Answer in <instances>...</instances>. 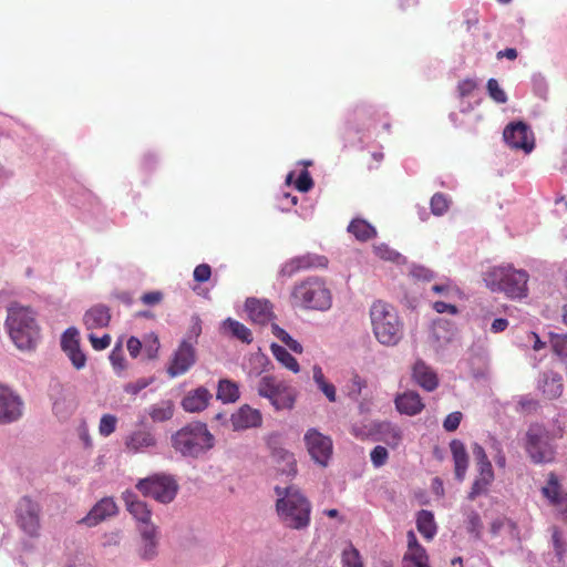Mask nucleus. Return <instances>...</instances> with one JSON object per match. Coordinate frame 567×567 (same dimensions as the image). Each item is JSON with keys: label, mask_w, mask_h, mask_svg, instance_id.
<instances>
[{"label": "nucleus", "mask_w": 567, "mask_h": 567, "mask_svg": "<svg viewBox=\"0 0 567 567\" xmlns=\"http://www.w3.org/2000/svg\"><path fill=\"white\" fill-rule=\"evenodd\" d=\"M276 512L280 523L290 529L301 530L310 525L312 506L306 495L295 485L275 487Z\"/></svg>", "instance_id": "f257e3e1"}, {"label": "nucleus", "mask_w": 567, "mask_h": 567, "mask_svg": "<svg viewBox=\"0 0 567 567\" xmlns=\"http://www.w3.org/2000/svg\"><path fill=\"white\" fill-rule=\"evenodd\" d=\"M6 326L13 343L20 350H33L40 340V327L34 310L12 302L8 308Z\"/></svg>", "instance_id": "f03ea898"}, {"label": "nucleus", "mask_w": 567, "mask_h": 567, "mask_svg": "<svg viewBox=\"0 0 567 567\" xmlns=\"http://www.w3.org/2000/svg\"><path fill=\"white\" fill-rule=\"evenodd\" d=\"M528 274L516 269L512 265L494 266L488 268L483 280L493 292H503L511 299H523L528 293Z\"/></svg>", "instance_id": "7ed1b4c3"}, {"label": "nucleus", "mask_w": 567, "mask_h": 567, "mask_svg": "<svg viewBox=\"0 0 567 567\" xmlns=\"http://www.w3.org/2000/svg\"><path fill=\"white\" fill-rule=\"evenodd\" d=\"M370 320L375 339L384 346H395L403 334V323L389 302L375 300L370 307Z\"/></svg>", "instance_id": "20e7f679"}, {"label": "nucleus", "mask_w": 567, "mask_h": 567, "mask_svg": "<svg viewBox=\"0 0 567 567\" xmlns=\"http://www.w3.org/2000/svg\"><path fill=\"white\" fill-rule=\"evenodd\" d=\"M290 300L296 308L326 311L331 308L332 295L322 278L308 277L293 286Z\"/></svg>", "instance_id": "39448f33"}, {"label": "nucleus", "mask_w": 567, "mask_h": 567, "mask_svg": "<svg viewBox=\"0 0 567 567\" xmlns=\"http://www.w3.org/2000/svg\"><path fill=\"white\" fill-rule=\"evenodd\" d=\"M172 445L183 456L198 457L214 446V436L205 423L192 422L172 436Z\"/></svg>", "instance_id": "423d86ee"}, {"label": "nucleus", "mask_w": 567, "mask_h": 567, "mask_svg": "<svg viewBox=\"0 0 567 567\" xmlns=\"http://www.w3.org/2000/svg\"><path fill=\"white\" fill-rule=\"evenodd\" d=\"M257 392L260 396L268 399L277 411L291 410L295 406L297 391L275 375H262L258 381Z\"/></svg>", "instance_id": "0eeeda50"}, {"label": "nucleus", "mask_w": 567, "mask_h": 567, "mask_svg": "<svg viewBox=\"0 0 567 567\" xmlns=\"http://www.w3.org/2000/svg\"><path fill=\"white\" fill-rule=\"evenodd\" d=\"M136 488L146 497L168 504L173 502L178 492L175 478L166 474H154L137 482Z\"/></svg>", "instance_id": "6e6552de"}, {"label": "nucleus", "mask_w": 567, "mask_h": 567, "mask_svg": "<svg viewBox=\"0 0 567 567\" xmlns=\"http://www.w3.org/2000/svg\"><path fill=\"white\" fill-rule=\"evenodd\" d=\"M525 450L536 464L549 463L555 457L549 432L539 424H532L526 432Z\"/></svg>", "instance_id": "1a4fd4ad"}, {"label": "nucleus", "mask_w": 567, "mask_h": 567, "mask_svg": "<svg viewBox=\"0 0 567 567\" xmlns=\"http://www.w3.org/2000/svg\"><path fill=\"white\" fill-rule=\"evenodd\" d=\"M40 513L41 506L39 503L28 496L19 499L16 507V522L20 529L30 537L39 536L41 527Z\"/></svg>", "instance_id": "9d476101"}, {"label": "nucleus", "mask_w": 567, "mask_h": 567, "mask_svg": "<svg viewBox=\"0 0 567 567\" xmlns=\"http://www.w3.org/2000/svg\"><path fill=\"white\" fill-rule=\"evenodd\" d=\"M303 441L311 460L322 467H327L333 453V443L330 436L317 429H308Z\"/></svg>", "instance_id": "9b49d317"}, {"label": "nucleus", "mask_w": 567, "mask_h": 567, "mask_svg": "<svg viewBox=\"0 0 567 567\" xmlns=\"http://www.w3.org/2000/svg\"><path fill=\"white\" fill-rule=\"evenodd\" d=\"M473 454L476 460L477 476L475 477L471 491L468 493V499L474 501L477 496L486 494L488 487L494 481V471L492 463L489 462L484 449L475 444L473 447Z\"/></svg>", "instance_id": "f8f14e48"}, {"label": "nucleus", "mask_w": 567, "mask_h": 567, "mask_svg": "<svg viewBox=\"0 0 567 567\" xmlns=\"http://www.w3.org/2000/svg\"><path fill=\"white\" fill-rule=\"evenodd\" d=\"M24 411L22 398L10 388L0 384V424L18 422Z\"/></svg>", "instance_id": "ddd939ff"}, {"label": "nucleus", "mask_w": 567, "mask_h": 567, "mask_svg": "<svg viewBox=\"0 0 567 567\" xmlns=\"http://www.w3.org/2000/svg\"><path fill=\"white\" fill-rule=\"evenodd\" d=\"M506 144L515 150H523L530 153L535 146L534 135L524 122L509 123L503 132Z\"/></svg>", "instance_id": "4468645a"}, {"label": "nucleus", "mask_w": 567, "mask_h": 567, "mask_svg": "<svg viewBox=\"0 0 567 567\" xmlns=\"http://www.w3.org/2000/svg\"><path fill=\"white\" fill-rule=\"evenodd\" d=\"M328 264L326 256L307 252L287 260L280 269V275L290 278L300 271L327 268Z\"/></svg>", "instance_id": "2eb2a0df"}, {"label": "nucleus", "mask_w": 567, "mask_h": 567, "mask_svg": "<svg viewBox=\"0 0 567 567\" xmlns=\"http://www.w3.org/2000/svg\"><path fill=\"white\" fill-rule=\"evenodd\" d=\"M196 362V350L194 342L183 340L174 352L167 373L175 378L185 374Z\"/></svg>", "instance_id": "dca6fc26"}, {"label": "nucleus", "mask_w": 567, "mask_h": 567, "mask_svg": "<svg viewBox=\"0 0 567 567\" xmlns=\"http://www.w3.org/2000/svg\"><path fill=\"white\" fill-rule=\"evenodd\" d=\"M123 501L127 512L138 524L140 530L147 525H154L152 523V511L148 508L144 501L138 498L135 493L130 491L124 492Z\"/></svg>", "instance_id": "f3484780"}, {"label": "nucleus", "mask_w": 567, "mask_h": 567, "mask_svg": "<svg viewBox=\"0 0 567 567\" xmlns=\"http://www.w3.org/2000/svg\"><path fill=\"white\" fill-rule=\"evenodd\" d=\"M124 445L128 452L144 453L157 446V439L151 430L140 429L125 437Z\"/></svg>", "instance_id": "a211bd4d"}, {"label": "nucleus", "mask_w": 567, "mask_h": 567, "mask_svg": "<svg viewBox=\"0 0 567 567\" xmlns=\"http://www.w3.org/2000/svg\"><path fill=\"white\" fill-rule=\"evenodd\" d=\"M406 539L408 550L403 557V567H430L426 550L419 544L413 530L408 532Z\"/></svg>", "instance_id": "6ab92c4d"}, {"label": "nucleus", "mask_w": 567, "mask_h": 567, "mask_svg": "<svg viewBox=\"0 0 567 567\" xmlns=\"http://www.w3.org/2000/svg\"><path fill=\"white\" fill-rule=\"evenodd\" d=\"M412 380L415 384L427 392H433L437 389L440 380L437 373L432 367L426 364L423 360H417L412 367Z\"/></svg>", "instance_id": "aec40b11"}, {"label": "nucleus", "mask_w": 567, "mask_h": 567, "mask_svg": "<svg viewBox=\"0 0 567 567\" xmlns=\"http://www.w3.org/2000/svg\"><path fill=\"white\" fill-rule=\"evenodd\" d=\"M117 513V506L113 498L104 497L97 502L89 514L82 518L81 523L87 526H95L104 519L114 516Z\"/></svg>", "instance_id": "412c9836"}, {"label": "nucleus", "mask_w": 567, "mask_h": 567, "mask_svg": "<svg viewBox=\"0 0 567 567\" xmlns=\"http://www.w3.org/2000/svg\"><path fill=\"white\" fill-rule=\"evenodd\" d=\"M245 308L254 323L264 326L274 318L272 305L268 300L248 298Z\"/></svg>", "instance_id": "4be33fe9"}, {"label": "nucleus", "mask_w": 567, "mask_h": 567, "mask_svg": "<svg viewBox=\"0 0 567 567\" xmlns=\"http://www.w3.org/2000/svg\"><path fill=\"white\" fill-rule=\"evenodd\" d=\"M230 421L234 430H247L260 426L262 415L259 410L246 404L231 415Z\"/></svg>", "instance_id": "5701e85b"}, {"label": "nucleus", "mask_w": 567, "mask_h": 567, "mask_svg": "<svg viewBox=\"0 0 567 567\" xmlns=\"http://www.w3.org/2000/svg\"><path fill=\"white\" fill-rule=\"evenodd\" d=\"M394 403L396 410L401 414H405L409 416L420 414L425 408L420 394L412 390L405 391L396 395Z\"/></svg>", "instance_id": "b1692460"}, {"label": "nucleus", "mask_w": 567, "mask_h": 567, "mask_svg": "<svg viewBox=\"0 0 567 567\" xmlns=\"http://www.w3.org/2000/svg\"><path fill=\"white\" fill-rule=\"evenodd\" d=\"M212 393L204 386L189 391L182 400V408L186 412L196 413L204 411L212 400Z\"/></svg>", "instance_id": "393cba45"}, {"label": "nucleus", "mask_w": 567, "mask_h": 567, "mask_svg": "<svg viewBox=\"0 0 567 567\" xmlns=\"http://www.w3.org/2000/svg\"><path fill=\"white\" fill-rule=\"evenodd\" d=\"M543 494L561 513L567 514V494L561 492L555 473L548 475L547 485L543 487Z\"/></svg>", "instance_id": "a878e982"}, {"label": "nucleus", "mask_w": 567, "mask_h": 567, "mask_svg": "<svg viewBox=\"0 0 567 567\" xmlns=\"http://www.w3.org/2000/svg\"><path fill=\"white\" fill-rule=\"evenodd\" d=\"M111 313L106 306L97 305L89 309L83 318L87 330L101 329L110 323Z\"/></svg>", "instance_id": "bb28decb"}, {"label": "nucleus", "mask_w": 567, "mask_h": 567, "mask_svg": "<svg viewBox=\"0 0 567 567\" xmlns=\"http://www.w3.org/2000/svg\"><path fill=\"white\" fill-rule=\"evenodd\" d=\"M450 450L454 461L455 477L458 481H463L468 467V455L466 449L460 440H453L450 443Z\"/></svg>", "instance_id": "cd10ccee"}, {"label": "nucleus", "mask_w": 567, "mask_h": 567, "mask_svg": "<svg viewBox=\"0 0 567 567\" xmlns=\"http://www.w3.org/2000/svg\"><path fill=\"white\" fill-rule=\"evenodd\" d=\"M272 458L277 471L281 474L287 476H293L297 474V461L293 453L285 449H275L272 452Z\"/></svg>", "instance_id": "c85d7f7f"}, {"label": "nucleus", "mask_w": 567, "mask_h": 567, "mask_svg": "<svg viewBox=\"0 0 567 567\" xmlns=\"http://www.w3.org/2000/svg\"><path fill=\"white\" fill-rule=\"evenodd\" d=\"M140 532L143 540V546L140 550V555L143 559H152L157 554V527L155 525H147L141 528Z\"/></svg>", "instance_id": "c756f323"}, {"label": "nucleus", "mask_w": 567, "mask_h": 567, "mask_svg": "<svg viewBox=\"0 0 567 567\" xmlns=\"http://www.w3.org/2000/svg\"><path fill=\"white\" fill-rule=\"evenodd\" d=\"M563 377L557 372L545 373L542 392L548 400H555L563 394Z\"/></svg>", "instance_id": "7c9ffc66"}, {"label": "nucleus", "mask_w": 567, "mask_h": 567, "mask_svg": "<svg viewBox=\"0 0 567 567\" xmlns=\"http://www.w3.org/2000/svg\"><path fill=\"white\" fill-rule=\"evenodd\" d=\"M347 229L359 241H368L377 236L374 226L362 218L352 219Z\"/></svg>", "instance_id": "2f4dec72"}, {"label": "nucleus", "mask_w": 567, "mask_h": 567, "mask_svg": "<svg viewBox=\"0 0 567 567\" xmlns=\"http://www.w3.org/2000/svg\"><path fill=\"white\" fill-rule=\"evenodd\" d=\"M379 439L390 447H396L402 440V432L400 427L390 422H382L377 426Z\"/></svg>", "instance_id": "473e14b6"}, {"label": "nucleus", "mask_w": 567, "mask_h": 567, "mask_svg": "<svg viewBox=\"0 0 567 567\" xmlns=\"http://www.w3.org/2000/svg\"><path fill=\"white\" fill-rule=\"evenodd\" d=\"M416 527L425 539H433L437 532L433 513L426 509L420 511L416 516Z\"/></svg>", "instance_id": "72a5a7b5"}, {"label": "nucleus", "mask_w": 567, "mask_h": 567, "mask_svg": "<svg viewBox=\"0 0 567 567\" xmlns=\"http://www.w3.org/2000/svg\"><path fill=\"white\" fill-rule=\"evenodd\" d=\"M270 350L276 360L286 369L293 373L300 371V365L296 358L288 350L277 343H271Z\"/></svg>", "instance_id": "f704fd0d"}, {"label": "nucleus", "mask_w": 567, "mask_h": 567, "mask_svg": "<svg viewBox=\"0 0 567 567\" xmlns=\"http://www.w3.org/2000/svg\"><path fill=\"white\" fill-rule=\"evenodd\" d=\"M148 415L153 422H165L174 415V403L171 400H162L148 408Z\"/></svg>", "instance_id": "c9c22d12"}, {"label": "nucleus", "mask_w": 567, "mask_h": 567, "mask_svg": "<svg viewBox=\"0 0 567 567\" xmlns=\"http://www.w3.org/2000/svg\"><path fill=\"white\" fill-rule=\"evenodd\" d=\"M217 399L224 403H233L239 399V388L237 383L228 379L218 382Z\"/></svg>", "instance_id": "e433bc0d"}, {"label": "nucleus", "mask_w": 567, "mask_h": 567, "mask_svg": "<svg viewBox=\"0 0 567 567\" xmlns=\"http://www.w3.org/2000/svg\"><path fill=\"white\" fill-rule=\"evenodd\" d=\"M223 326L238 340L245 343H250L252 341L251 331L241 322L228 318L224 321Z\"/></svg>", "instance_id": "4c0bfd02"}, {"label": "nucleus", "mask_w": 567, "mask_h": 567, "mask_svg": "<svg viewBox=\"0 0 567 567\" xmlns=\"http://www.w3.org/2000/svg\"><path fill=\"white\" fill-rule=\"evenodd\" d=\"M466 530L475 538L481 539L483 530V522L477 512L471 509L466 513L465 519Z\"/></svg>", "instance_id": "58836bf2"}, {"label": "nucleus", "mask_w": 567, "mask_h": 567, "mask_svg": "<svg viewBox=\"0 0 567 567\" xmlns=\"http://www.w3.org/2000/svg\"><path fill=\"white\" fill-rule=\"evenodd\" d=\"M342 567H363V561L359 550L349 544L341 554Z\"/></svg>", "instance_id": "ea45409f"}, {"label": "nucleus", "mask_w": 567, "mask_h": 567, "mask_svg": "<svg viewBox=\"0 0 567 567\" xmlns=\"http://www.w3.org/2000/svg\"><path fill=\"white\" fill-rule=\"evenodd\" d=\"M451 200L443 193H435L430 202L431 212L435 216L444 215L450 208Z\"/></svg>", "instance_id": "a19ab883"}, {"label": "nucleus", "mask_w": 567, "mask_h": 567, "mask_svg": "<svg viewBox=\"0 0 567 567\" xmlns=\"http://www.w3.org/2000/svg\"><path fill=\"white\" fill-rule=\"evenodd\" d=\"M61 348L66 353L80 348L79 332L75 328H69L61 338Z\"/></svg>", "instance_id": "79ce46f5"}, {"label": "nucleus", "mask_w": 567, "mask_h": 567, "mask_svg": "<svg viewBox=\"0 0 567 567\" xmlns=\"http://www.w3.org/2000/svg\"><path fill=\"white\" fill-rule=\"evenodd\" d=\"M550 347L556 355L567 359V334L550 333Z\"/></svg>", "instance_id": "37998d69"}, {"label": "nucleus", "mask_w": 567, "mask_h": 567, "mask_svg": "<svg viewBox=\"0 0 567 567\" xmlns=\"http://www.w3.org/2000/svg\"><path fill=\"white\" fill-rule=\"evenodd\" d=\"M486 89H487L489 97L494 102L499 103V104H504L507 102V95H506L505 91L499 86L497 80L489 79L487 81Z\"/></svg>", "instance_id": "c03bdc74"}, {"label": "nucleus", "mask_w": 567, "mask_h": 567, "mask_svg": "<svg viewBox=\"0 0 567 567\" xmlns=\"http://www.w3.org/2000/svg\"><path fill=\"white\" fill-rule=\"evenodd\" d=\"M117 424V417L113 414H103L100 424L99 432L102 436L107 437L115 432Z\"/></svg>", "instance_id": "a18cd8bd"}, {"label": "nucleus", "mask_w": 567, "mask_h": 567, "mask_svg": "<svg viewBox=\"0 0 567 567\" xmlns=\"http://www.w3.org/2000/svg\"><path fill=\"white\" fill-rule=\"evenodd\" d=\"M373 250H374V254L380 259H383V260L395 261L400 258V254L396 252L395 250H393L392 248H390L385 244H380L378 246H374Z\"/></svg>", "instance_id": "49530a36"}, {"label": "nucleus", "mask_w": 567, "mask_h": 567, "mask_svg": "<svg viewBox=\"0 0 567 567\" xmlns=\"http://www.w3.org/2000/svg\"><path fill=\"white\" fill-rule=\"evenodd\" d=\"M296 188L301 193H307L313 187V181L310 173L307 169H303L297 181L295 182Z\"/></svg>", "instance_id": "de8ad7c7"}, {"label": "nucleus", "mask_w": 567, "mask_h": 567, "mask_svg": "<svg viewBox=\"0 0 567 567\" xmlns=\"http://www.w3.org/2000/svg\"><path fill=\"white\" fill-rule=\"evenodd\" d=\"M371 462L375 467H380L385 464L389 453L384 446H375L370 454Z\"/></svg>", "instance_id": "09e8293b"}, {"label": "nucleus", "mask_w": 567, "mask_h": 567, "mask_svg": "<svg viewBox=\"0 0 567 567\" xmlns=\"http://www.w3.org/2000/svg\"><path fill=\"white\" fill-rule=\"evenodd\" d=\"M462 417L463 415L458 411L450 413L443 422L444 430L447 432L456 431L457 427L460 426Z\"/></svg>", "instance_id": "8fccbe9b"}, {"label": "nucleus", "mask_w": 567, "mask_h": 567, "mask_svg": "<svg viewBox=\"0 0 567 567\" xmlns=\"http://www.w3.org/2000/svg\"><path fill=\"white\" fill-rule=\"evenodd\" d=\"M151 382H152L151 380L142 378L134 382H130V383L125 384L124 391L131 395H136L142 390L147 388L151 384Z\"/></svg>", "instance_id": "3c124183"}, {"label": "nucleus", "mask_w": 567, "mask_h": 567, "mask_svg": "<svg viewBox=\"0 0 567 567\" xmlns=\"http://www.w3.org/2000/svg\"><path fill=\"white\" fill-rule=\"evenodd\" d=\"M194 280L197 282H206L212 276V268L207 264H200L194 269Z\"/></svg>", "instance_id": "603ef678"}, {"label": "nucleus", "mask_w": 567, "mask_h": 567, "mask_svg": "<svg viewBox=\"0 0 567 567\" xmlns=\"http://www.w3.org/2000/svg\"><path fill=\"white\" fill-rule=\"evenodd\" d=\"M66 355L69 357L75 369L80 370L85 367L86 357L80 348L66 352Z\"/></svg>", "instance_id": "864d4df0"}, {"label": "nucleus", "mask_w": 567, "mask_h": 567, "mask_svg": "<svg viewBox=\"0 0 567 567\" xmlns=\"http://www.w3.org/2000/svg\"><path fill=\"white\" fill-rule=\"evenodd\" d=\"M477 87V83L472 79H465L457 85V91L461 97H467L472 95L474 90Z\"/></svg>", "instance_id": "5fc2aeb1"}, {"label": "nucleus", "mask_w": 567, "mask_h": 567, "mask_svg": "<svg viewBox=\"0 0 567 567\" xmlns=\"http://www.w3.org/2000/svg\"><path fill=\"white\" fill-rule=\"evenodd\" d=\"M89 340H90L93 349L97 350V351L104 350L111 344L110 334H104L103 337H96L95 334L91 333L89 336Z\"/></svg>", "instance_id": "6e6d98bb"}, {"label": "nucleus", "mask_w": 567, "mask_h": 567, "mask_svg": "<svg viewBox=\"0 0 567 567\" xmlns=\"http://www.w3.org/2000/svg\"><path fill=\"white\" fill-rule=\"evenodd\" d=\"M517 404L522 412H527V413L536 411L538 408V402L528 395L520 396L519 400L517 401Z\"/></svg>", "instance_id": "4d7b16f0"}, {"label": "nucleus", "mask_w": 567, "mask_h": 567, "mask_svg": "<svg viewBox=\"0 0 567 567\" xmlns=\"http://www.w3.org/2000/svg\"><path fill=\"white\" fill-rule=\"evenodd\" d=\"M111 363L114 369L123 370L125 368V359L123 357V352L121 350V346H117L113 349L110 355Z\"/></svg>", "instance_id": "13d9d810"}, {"label": "nucleus", "mask_w": 567, "mask_h": 567, "mask_svg": "<svg viewBox=\"0 0 567 567\" xmlns=\"http://www.w3.org/2000/svg\"><path fill=\"white\" fill-rule=\"evenodd\" d=\"M202 333V326L200 320L198 318H195L194 323L189 328V331L184 340H188L190 342H194V346L197 343V339Z\"/></svg>", "instance_id": "bf43d9fd"}, {"label": "nucleus", "mask_w": 567, "mask_h": 567, "mask_svg": "<svg viewBox=\"0 0 567 567\" xmlns=\"http://www.w3.org/2000/svg\"><path fill=\"white\" fill-rule=\"evenodd\" d=\"M141 300L144 305L154 306L163 300V293L159 291L146 292L142 296Z\"/></svg>", "instance_id": "052dcab7"}, {"label": "nucleus", "mask_w": 567, "mask_h": 567, "mask_svg": "<svg viewBox=\"0 0 567 567\" xmlns=\"http://www.w3.org/2000/svg\"><path fill=\"white\" fill-rule=\"evenodd\" d=\"M433 309L437 313L449 312L451 315H456L458 312L457 307L455 305L446 303L444 301H435L433 303Z\"/></svg>", "instance_id": "680f3d73"}, {"label": "nucleus", "mask_w": 567, "mask_h": 567, "mask_svg": "<svg viewBox=\"0 0 567 567\" xmlns=\"http://www.w3.org/2000/svg\"><path fill=\"white\" fill-rule=\"evenodd\" d=\"M127 350L130 352V354L133 357V358H136L140 352H141V349H142V342L140 341V339L135 338V337H131L128 340H127Z\"/></svg>", "instance_id": "e2e57ef3"}, {"label": "nucleus", "mask_w": 567, "mask_h": 567, "mask_svg": "<svg viewBox=\"0 0 567 567\" xmlns=\"http://www.w3.org/2000/svg\"><path fill=\"white\" fill-rule=\"evenodd\" d=\"M318 388L323 392V394L327 396V399L330 402L336 401L337 393H336V388L332 383H329L326 381L322 384H320Z\"/></svg>", "instance_id": "0e129e2a"}, {"label": "nucleus", "mask_w": 567, "mask_h": 567, "mask_svg": "<svg viewBox=\"0 0 567 567\" xmlns=\"http://www.w3.org/2000/svg\"><path fill=\"white\" fill-rule=\"evenodd\" d=\"M271 331L272 333L285 344L290 340V334L282 328H280L278 324L272 323L271 324Z\"/></svg>", "instance_id": "69168bd1"}, {"label": "nucleus", "mask_w": 567, "mask_h": 567, "mask_svg": "<svg viewBox=\"0 0 567 567\" xmlns=\"http://www.w3.org/2000/svg\"><path fill=\"white\" fill-rule=\"evenodd\" d=\"M508 327V320L504 318H497L492 322L491 331L494 333L503 332Z\"/></svg>", "instance_id": "338daca9"}, {"label": "nucleus", "mask_w": 567, "mask_h": 567, "mask_svg": "<svg viewBox=\"0 0 567 567\" xmlns=\"http://www.w3.org/2000/svg\"><path fill=\"white\" fill-rule=\"evenodd\" d=\"M431 289L435 293L446 296L452 290V286L449 282L442 285H433Z\"/></svg>", "instance_id": "774afa93"}]
</instances>
